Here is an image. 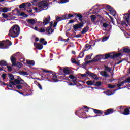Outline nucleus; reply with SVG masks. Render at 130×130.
<instances>
[{
  "mask_svg": "<svg viewBox=\"0 0 130 130\" xmlns=\"http://www.w3.org/2000/svg\"><path fill=\"white\" fill-rule=\"evenodd\" d=\"M20 31H21L20 26L18 25H14L11 27L8 35L11 36V37H12V38H16V37L19 36Z\"/></svg>",
  "mask_w": 130,
  "mask_h": 130,
  "instance_id": "obj_1",
  "label": "nucleus"
},
{
  "mask_svg": "<svg viewBox=\"0 0 130 130\" xmlns=\"http://www.w3.org/2000/svg\"><path fill=\"white\" fill-rule=\"evenodd\" d=\"M121 55V53H118L116 54H114L113 53H110L109 54H105L104 59H108L110 58L111 59H114L116 57H118Z\"/></svg>",
  "mask_w": 130,
  "mask_h": 130,
  "instance_id": "obj_2",
  "label": "nucleus"
},
{
  "mask_svg": "<svg viewBox=\"0 0 130 130\" xmlns=\"http://www.w3.org/2000/svg\"><path fill=\"white\" fill-rule=\"evenodd\" d=\"M38 6L40 11H43L44 8H46L48 6V3L44 1H41L38 3Z\"/></svg>",
  "mask_w": 130,
  "mask_h": 130,
  "instance_id": "obj_3",
  "label": "nucleus"
},
{
  "mask_svg": "<svg viewBox=\"0 0 130 130\" xmlns=\"http://www.w3.org/2000/svg\"><path fill=\"white\" fill-rule=\"evenodd\" d=\"M50 22V16H48L47 18L45 17V19H43V22L40 21L39 22V24H41V25H48Z\"/></svg>",
  "mask_w": 130,
  "mask_h": 130,
  "instance_id": "obj_4",
  "label": "nucleus"
},
{
  "mask_svg": "<svg viewBox=\"0 0 130 130\" xmlns=\"http://www.w3.org/2000/svg\"><path fill=\"white\" fill-rule=\"evenodd\" d=\"M32 6V4L29 2L23 3L19 5V8L20 9H27V8H30Z\"/></svg>",
  "mask_w": 130,
  "mask_h": 130,
  "instance_id": "obj_5",
  "label": "nucleus"
},
{
  "mask_svg": "<svg viewBox=\"0 0 130 130\" xmlns=\"http://www.w3.org/2000/svg\"><path fill=\"white\" fill-rule=\"evenodd\" d=\"M83 27H84V22H82L79 24L74 25L73 26V29L75 30V32H77V30H78V29H81V28H83Z\"/></svg>",
  "mask_w": 130,
  "mask_h": 130,
  "instance_id": "obj_6",
  "label": "nucleus"
},
{
  "mask_svg": "<svg viewBox=\"0 0 130 130\" xmlns=\"http://www.w3.org/2000/svg\"><path fill=\"white\" fill-rule=\"evenodd\" d=\"M83 27H84V22H82L79 24L74 25L73 26V29L75 30V32H77V30H78V29H81V28H83Z\"/></svg>",
  "mask_w": 130,
  "mask_h": 130,
  "instance_id": "obj_7",
  "label": "nucleus"
},
{
  "mask_svg": "<svg viewBox=\"0 0 130 130\" xmlns=\"http://www.w3.org/2000/svg\"><path fill=\"white\" fill-rule=\"evenodd\" d=\"M83 27H84V22H82L79 24L74 25L73 26V29L75 30V32H77V30H78V29H81V28H83Z\"/></svg>",
  "mask_w": 130,
  "mask_h": 130,
  "instance_id": "obj_8",
  "label": "nucleus"
},
{
  "mask_svg": "<svg viewBox=\"0 0 130 130\" xmlns=\"http://www.w3.org/2000/svg\"><path fill=\"white\" fill-rule=\"evenodd\" d=\"M86 74H87V75H89V77H91L92 78H93V79H94V80H96V81H98L99 80V78H98V76H97V75L90 71L86 72Z\"/></svg>",
  "mask_w": 130,
  "mask_h": 130,
  "instance_id": "obj_9",
  "label": "nucleus"
},
{
  "mask_svg": "<svg viewBox=\"0 0 130 130\" xmlns=\"http://www.w3.org/2000/svg\"><path fill=\"white\" fill-rule=\"evenodd\" d=\"M114 112V110L112 108L108 109L105 110L104 112V115L103 116H105V115H109V114H112Z\"/></svg>",
  "mask_w": 130,
  "mask_h": 130,
  "instance_id": "obj_10",
  "label": "nucleus"
},
{
  "mask_svg": "<svg viewBox=\"0 0 130 130\" xmlns=\"http://www.w3.org/2000/svg\"><path fill=\"white\" fill-rule=\"evenodd\" d=\"M118 89H115L114 90H107L106 91H104V93H106L107 96H112L114 93H115L116 91H117Z\"/></svg>",
  "mask_w": 130,
  "mask_h": 130,
  "instance_id": "obj_11",
  "label": "nucleus"
},
{
  "mask_svg": "<svg viewBox=\"0 0 130 130\" xmlns=\"http://www.w3.org/2000/svg\"><path fill=\"white\" fill-rule=\"evenodd\" d=\"M34 45L36 48L39 50H41L43 48V45L39 43H34Z\"/></svg>",
  "mask_w": 130,
  "mask_h": 130,
  "instance_id": "obj_12",
  "label": "nucleus"
},
{
  "mask_svg": "<svg viewBox=\"0 0 130 130\" xmlns=\"http://www.w3.org/2000/svg\"><path fill=\"white\" fill-rule=\"evenodd\" d=\"M51 77H52V80L55 83H57L58 82V79H57V76L55 74H53L52 73L50 74Z\"/></svg>",
  "mask_w": 130,
  "mask_h": 130,
  "instance_id": "obj_13",
  "label": "nucleus"
},
{
  "mask_svg": "<svg viewBox=\"0 0 130 130\" xmlns=\"http://www.w3.org/2000/svg\"><path fill=\"white\" fill-rule=\"evenodd\" d=\"M5 43H6V45H5V49L9 48V47L12 45V42L9 40H6Z\"/></svg>",
  "mask_w": 130,
  "mask_h": 130,
  "instance_id": "obj_14",
  "label": "nucleus"
},
{
  "mask_svg": "<svg viewBox=\"0 0 130 130\" xmlns=\"http://www.w3.org/2000/svg\"><path fill=\"white\" fill-rule=\"evenodd\" d=\"M16 10H17V13L19 14L18 16H20V17H25V18H27L28 17V15L27 14H25V12L20 13V10H19L18 8H16Z\"/></svg>",
  "mask_w": 130,
  "mask_h": 130,
  "instance_id": "obj_15",
  "label": "nucleus"
},
{
  "mask_svg": "<svg viewBox=\"0 0 130 130\" xmlns=\"http://www.w3.org/2000/svg\"><path fill=\"white\" fill-rule=\"evenodd\" d=\"M0 10V14L2 13H7L10 11V8L8 7H2Z\"/></svg>",
  "mask_w": 130,
  "mask_h": 130,
  "instance_id": "obj_16",
  "label": "nucleus"
},
{
  "mask_svg": "<svg viewBox=\"0 0 130 130\" xmlns=\"http://www.w3.org/2000/svg\"><path fill=\"white\" fill-rule=\"evenodd\" d=\"M122 114H123L124 115H129L130 114L129 107L125 108L124 109V112H123Z\"/></svg>",
  "mask_w": 130,
  "mask_h": 130,
  "instance_id": "obj_17",
  "label": "nucleus"
},
{
  "mask_svg": "<svg viewBox=\"0 0 130 130\" xmlns=\"http://www.w3.org/2000/svg\"><path fill=\"white\" fill-rule=\"evenodd\" d=\"M26 22H27L28 24H30L31 25H35L36 21L34 19H29L26 20Z\"/></svg>",
  "mask_w": 130,
  "mask_h": 130,
  "instance_id": "obj_18",
  "label": "nucleus"
},
{
  "mask_svg": "<svg viewBox=\"0 0 130 130\" xmlns=\"http://www.w3.org/2000/svg\"><path fill=\"white\" fill-rule=\"evenodd\" d=\"M65 20H69V19H72L74 18V15L69 13V14H66L64 15Z\"/></svg>",
  "mask_w": 130,
  "mask_h": 130,
  "instance_id": "obj_19",
  "label": "nucleus"
},
{
  "mask_svg": "<svg viewBox=\"0 0 130 130\" xmlns=\"http://www.w3.org/2000/svg\"><path fill=\"white\" fill-rule=\"evenodd\" d=\"M12 66L13 67H16V58L14 57V55H12L10 57Z\"/></svg>",
  "mask_w": 130,
  "mask_h": 130,
  "instance_id": "obj_20",
  "label": "nucleus"
},
{
  "mask_svg": "<svg viewBox=\"0 0 130 130\" xmlns=\"http://www.w3.org/2000/svg\"><path fill=\"white\" fill-rule=\"evenodd\" d=\"M46 31L48 34H52V33L54 32V30H53L51 27H47L46 29Z\"/></svg>",
  "mask_w": 130,
  "mask_h": 130,
  "instance_id": "obj_21",
  "label": "nucleus"
},
{
  "mask_svg": "<svg viewBox=\"0 0 130 130\" xmlns=\"http://www.w3.org/2000/svg\"><path fill=\"white\" fill-rule=\"evenodd\" d=\"M89 30H90V27H89V26H86L83 28V30L81 31V34H85L87 33Z\"/></svg>",
  "mask_w": 130,
  "mask_h": 130,
  "instance_id": "obj_22",
  "label": "nucleus"
},
{
  "mask_svg": "<svg viewBox=\"0 0 130 130\" xmlns=\"http://www.w3.org/2000/svg\"><path fill=\"white\" fill-rule=\"evenodd\" d=\"M14 81L16 85H23V83L21 82H24V80L23 79H21V80L14 79Z\"/></svg>",
  "mask_w": 130,
  "mask_h": 130,
  "instance_id": "obj_23",
  "label": "nucleus"
},
{
  "mask_svg": "<svg viewBox=\"0 0 130 130\" xmlns=\"http://www.w3.org/2000/svg\"><path fill=\"white\" fill-rule=\"evenodd\" d=\"M75 15L76 16V17H77V18H79L78 19V20H79V21H80V22H83V15H82V14H78V13H75Z\"/></svg>",
  "mask_w": 130,
  "mask_h": 130,
  "instance_id": "obj_24",
  "label": "nucleus"
},
{
  "mask_svg": "<svg viewBox=\"0 0 130 130\" xmlns=\"http://www.w3.org/2000/svg\"><path fill=\"white\" fill-rule=\"evenodd\" d=\"M100 75L102 76L103 77H105L106 78L108 77V74H107L105 71H101Z\"/></svg>",
  "mask_w": 130,
  "mask_h": 130,
  "instance_id": "obj_25",
  "label": "nucleus"
},
{
  "mask_svg": "<svg viewBox=\"0 0 130 130\" xmlns=\"http://www.w3.org/2000/svg\"><path fill=\"white\" fill-rule=\"evenodd\" d=\"M26 63L29 66H35V61L34 60H27Z\"/></svg>",
  "mask_w": 130,
  "mask_h": 130,
  "instance_id": "obj_26",
  "label": "nucleus"
},
{
  "mask_svg": "<svg viewBox=\"0 0 130 130\" xmlns=\"http://www.w3.org/2000/svg\"><path fill=\"white\" fill-rule=\"evenodd\" d=\"M96 57H99L98 59H95L96 61L98 60H101V59H104L105 58V55H99L96 56Z\"/></svg>",
  "mask_w": 130,
  "mask_h": 130,
  "instance_id": "obj_27",
  "label": "nucleus"
},
{
  "mask_svg": "<svg viewBox=\"0 0 130 130\" xmlns=\"http://www.w3.org/2000/svg\"><path fill=\"white\" fill-rule=\"evenodd\" d=\"M40 43H43V45H46L47 44V41H45L44 38H41L39 40Z\"/></svg>",
  "mask_w": 130,
  "mask_h": 130,
  "instance_id": "obj_28",
  "label": "nucleus"
},
{
  "mask_svg": "<svg viewBox=\"0 0 130 130\" xmlns=\"http://www.w3.org/2000/svg\"><path fill=\"white\" fill-rule=\"evenodd\" d=\"M63 20H66V19H64V15L63 16V17L58 16L56 18V21L58 23V22H60V21H63Z\"/></svg>",
  "mask_w": 130,
  "mask_h": 130,
  "instance_id": "obj_29",
  "label": "nucleus"
},
{
  "mask_svg": "<svg viewBox=\"0 0 130 130\" xmlns=\"http://www.w3.org/2000/svg\"><path fill=\"white\" fill-rule=\"evenodd\" d=\"M104 70L106 71V72H108V73H110L111 71L112 68L110 67H109L108 66L105 65L104 66Z\"/></svg>",
  "mask_w": 130,
  "mask_h": 130,
  "instance_id": "obj_30",
  "label": "nucleus"
},
{
  "mask_svg": "<svg viewBox=\"0 0 130 130\" xmlns=\"http://www.w3.org/2000/svg\"><path fill=\"white\" fill-rule=\"evenodd\" d=\"M85 48H86L87 49H84V51H88V50H89V49H92V45L86 44L85 45Z\"/></svg>",
  "mask_w": 130,
  "mask_h": 130,
  "instance_id": "obj_31",
  "label": "nucleus"
},
{
  "mask_svg": "<svg viewBox=\"0 0 130 130\" xmlns=\"http://www.w3.org/2000/svg\"><path fill=\"white\" fill-rule=\"evenodd\" d=\"M123 51L122 52L123 53H130V49L127 48H123Z\"/></svg>",
  "mask_w": 130,
  "mask_h": 130,
  "instance_id": "obj_32",
  "label": "nucleus"
},
{
  "mask_svg": "<svg viewBox=\"0 0 130 130\" xmlns=\"http://www.w3.org/2000/svg\"><path fill=\"white\" fill-rule=\"evenodd\" d=\"M0 66H1V67H4V66H8V63L7 61L2 60L0 61Z\"/></svg>",
  "mask_w": 130,
  "mask_h": 130,
  "instance_id": "obj_33",
  "label": "nucleus"
},
{
  "mask_svg": "<svg viewBox=\"0 0 130 130\" xmlns=\"http://www.w3.org/2000/svg\"><path fill=\"white\" fill-rule=\"evenodd\" d=\"M123 18L124 19L125 21H126V22L127 23V24H128L129 21V15H126V16L125 15Z\"/></svg>",
  "mask_w": 130,
  "mask_h": 130,
  "instance_id": "obj_34",
  "label": "nucleus"
},
{
  "mask_svg": "<svg viewBox=\"0 0 130 130\" xmlns=\"http://www.w3.org/2000/svg\"><path fill=\"white\" fill-rule=\"evenodd\" d=\"M8 76L10 79L9 81H14V80H15V77H14V75L12 74H9Z\"/></svg>",
  "mask_w": 130,
  "mask_h": 130,
  "instance_id": "obj_35",
  "label": "nucleus"
},
{
  "mask_svg": "<svg viewBox=\"0 0 130 130\" xmlns=\"http://www.w3.org/2000/svg\"><path fill=\"white\" fill-rule=\"evenodd\" d=\"M85 55V52L83 51V52H81L79 53V55L78 57V58H83V57Z\"/></svg>",
  "mask_w": 130,
  "mask_h": 130,
  "instance_id": "obj_36",
  "label": "nucleus"
},
{
  "mask_svg": "<svg viewBox=\"0 0 130 130\" xmlns=\"http://www.w3.org/2000/svg\"><path fill=\"white\" fill-rule=\"evenodd\" d=\"M90 18L92 22H95V20L97 19V16H96V15H92L90 16Z\"/></svg>",
  "mask_w": 130,
  "mask_h": 130,
  "instance_id": "obj_37",
  "label": "nucleus"
},
{
  "mask_svg": "<svg viewBox=\"0 0 130 130\" xmlns=\"http://www.w3.org/2000/svg\"><path fill=\"white\" fill-rule=\"evenodd\" d=\"M86 84L88 86H94V83L93 82V81L91 80L87 81L86 82Z\"/></svg>",
  "mask_w": 130,
  "mask_h": 130,
  "instance_id": "obj_38",
  "label": "nucleus"
},
{
  "mask_svg": "<svg viewBox=\"0 0 130 130\" xmlns=\"http://www.w3.org/2000/svg\"><path fill=\"white\" fill-rule=\"evenodd\" d=\"M90 109H92L93 111V112L95 113L96 114H99L100 112V110L94 109V108H90Z\"/></svg>",
  "mask_w": 130,
  "mask_h": 130,
  "instance_id": "obj_39",
  "label": "nucleus"
},
{
  "mask_svg": "<svg viewBox=\"0 0 130 130\" xmlns=\"http://www.w3.org/2000/svg\"><path fill=\"white\" fill-rule=\"evenodd\" d=\"M69 68H64L63 70V73L66 75H69Z\"/></svg>",
  "mask_w": 130,
  "mask_h": 130,
  "instance_id": "obj_40",
  "label": "nucleus"
},
{
  "mask_svg": "<svg viewBox=\"0 0 130 130\" xmlns=\"http://www.w3.org/2000/svg\"><path fill=\"white\" fill-rule=\"evenodd\" d=\"M115 87H116V85H112L110 84H108V87L109 88V89H113L114 88H115Z\"/></svg>",
  "mask_w": 130,
  "mask_h": 130,
  "instance_id": "obj_41",
  "label": "nucleus"
},
{
  "mask_svg": "<svg viewBox=\"0 0 130 130\" xmlns=\"http://www.w3.org/2000/svg\"><path fill=\"white\" fill-rule=\"evenodd\" d=\"M93 86H95V87H100L101 86V82L97 81Z\"/></svg>",
  "mask_w": 130,
  "mask_h": 130,
  "instance_id": "obj_42",
  "label": "nucleus"
},
{
  "mask_svg": "<svg viewBox=\"0 0 130 130\" xmlns=\"http://www.w3.org/2000/svg\"><path fill=\"white\" fill-rule=\"evenodd\" d=\"M92 61H97V60H92L86 61L85 62L83 63V64H84L85 66H87V64H89V63H90V62H92Z\"/></svg>",
  "mask_w": 130,
  "mask_h": 130,
  "instance_id": "obj_43",
  "label": "nucleus"
},
{
  "mask_svg": "<svg viewBox=\"0 0 130 130\" xmlns=\"http://www.w3.org/2000/svg\"><path fill=\"white\" fill-rule=\"evenodd\" d=\"M16 67H17V68H22V67H23V64L21 62L16 63Z\"/></svg>",
  "mask_w": 130,
  "mask_h": 130,
  "instance_id": "obj_44",
  "label": "nucleus"
},
{
  "mask_svg": "<svg viewBox=\"0 0 130 130\" xmlns=\"http://www.w3.org/2000/svg\"><path fill=\"white\" fill-rule=\"evenodd\" d=\"M110 13H111L112 16H115L116 15V11H115V10L114 9H113L111 11H110Z\"/></svg>",
  "mask_w": 130,
  "mask_h": 130,
  "instance_id": "obj_45",
  "label": "nucleus"
},
{
  "mask_svg": "<svg viewBox=\"0 0 130 130\" xmlns=\"http://www.w3.org/2000/svg\"><path fill=\"white\" fill-rule=\"evenodd\" d=\"M0 49H5V44L2 42L0 41Z\"/></svg>",
  "mask_w": 130,
  "mask_h": 130,
  "instance_id": "obj_46",
  "label": "nucleus"
},
{
  "mask_svg": "<svg viewBox=\"0 0 130 130\" xmlns=\"http://www.w3.org/2000/svg\"><path fill=\"white\" fill-rule=\"evenodd\" d=\"M9 84H11V85H12V86H16V85H17L15 80L14 81L12 80H9Z\"/></svg>",
  "mask_w": 130,
  "mask_h": 130,
  "instance_id": "obj_47",
  "label": "nucleus"
},
{
  "mask_svg": "<svg viewBox=\"0 0 130 130\" xmlns=\"http://www.w3.org/2000/svg\"><path fill=\"white\" fill-rule=\"evenodd\" d=\"M107 8L108 9V11H109V12H111V11H112L113 9V8L110 6V5H107Z\"/></svg>",
  "mask_w": 130,
  "mask_h": 130,
  "instance_id": "obj_48",
  "label": "nucleus"
},
{
  "mask_svg": "<svg viewBox=\"0 0 130 130\" xmlns=\"http://www.w3.org/2000/svg\"><path fill=\"white\" fill-rule=\"evenodd\" d=\"M21 75L23 76H29V73L26 71H22L21 72Z\"/></svg>",
  "mask_w": 130,
  "mask_h": 130,
  "instance_id": "obj_49",
  "label": "nucleus"
},
{
  "mask_svg": "<svg viewBox=\"0 0 130 130\" xmlns=\"http://www.w3.org/2000/svg\"><path fill=\"white\" fill-rule=\"evenodd\" d=\"M117 87H118V88H119L118 89V90H120V89H123V87H122V88L120 87H121V85L120 84V82H119V81L118 82V84H117Z\"/></svg>",
  "mask_w": 130,
  "mask_h": 130,
  "instance_id": "obj_50",
  "label": "nucleus"
},
{
  "mask_svg": "<svg viewBox=\"0 0 130 130\" xmlns=\"http://www.w3.org/2000/svg\"><path fill=\"white\" fill-rule=\"evenodd\" d=\"M69 78H70V79H71V80H74V79H76V80H77V77H75V76H74L73 75H70L69 76Z\"/></svg>",
  "mask_w": 130,
  "mask_h": 130,
  "instance_id": "obj_51",
  "label": "nucleus"
},
{
  "mask_svg": "<svg viewBox=\"0 0 130 130\" xmlns=\"http://www.w3.org/2000/svg\"><path fill=\"white\" fill-rule=\"evenodd\" d=\"M16 88L17 89H22L23 86H22V84H18L16 85Z\"/></svg>",
  "mask_w": 130,
  "mask_h": 130,
  "instance_id": "obj_52",
  "label": "nucleus"
},
{
  "mask_svg": "<svg viewBox=\"0 0 130 130\" xmlns=\"http://www.w3.org/2000/svg\"><path fill=\"white\" fill-rule=\"evenodd\" d=\"M80 76H81V77H82V78H87V77H88V76H88V75H87V73L84 74H80Z\"/></svg>",
  "mask_w": 130,
  "mask_h": 130,
  "instance_id": "obj_53",
  "label": "nucleus"
},
{
  "mask_svg": "<svg viewBox=\"0 0 130 130\" xmlns=\"http://www.w3.org/2000/svg\"><path fill=\"white\" fill-rule=\"evenodd\" d=\"M7 67L9 72H12V71H13V70L12 69V67L11 66H7Z\"/></svg>",
  "mask_w": 130,
  "mask_h": 130,
  "instance_id": "obj_54",
  "label": "nucleus"
},
{
  "mask_svg": "<svg viewBox=\"0 0 130 130\" xmlns=\"http://www.w3.org/2000/svg\"><path fill=\"white\" fill-rule=\"evenodd\" d=\"M69 2V0H61L60 1V3L61 4H66V3H68Z\"/></svg>",
  "mask_w": 130,
  "mask_h": 130,
  "instance_id": "obj_55",
  "label": "nucleus"
},
{
  "mask_svg": "<svg viewBox=\"0 0 130 130\" xmlns=\"http://www.w3.org/2000/svg\"><path fill=\"white\" fill-rule=\"evenodd\" d=\"M2 15L3 16V18H5L7 19L9 17L8 15H7V14L6 13H2Z\"/></svg>",
  "mask_w": 130,
  "mask_h": 130,
  "instance_id": "obj_56",
  "label": "nucleus"
},
{
  "mask_svg": "<svg viewBox=\"0 0 130 130\" xmlns=\"http://www.w3.org/2000/svg\"><path fill=\"white\" fill-rule=\"evenodd\" d=\"M72 82L75 86L77 85V79H76V78H74V80H73Z\"/></svg>",
  "mask_w": 130,
  "mask_h": 130,
  "instance_id": "obj_57",
  "label": "nucleus"
},
{
  "mask_svg": "<svg viewBox=\"0 0 130 130\" xmlns=\"http://www.w3.org/2000/svg\"><path fill=\"white\" fill-rule=\"evenodd\" d=\"M42 70L44 73H52V71H51L45 70L44 69H42Z\"/></svg>",
  "mask_w": 130,
  "mask_h": 130,
  "instance_id": "obj_58",
  "label": "nucleus"
},
{
  "mask_svg": "<svg viewBox=\"0 0 130 130\" xmlns=\"http://www.w3.org/2000/svg\"><path fill=\"white\" fill-rule=\"evenodd\" d=\"M6 76H7V74L6 73H4L3 74H2V77L3 80H6Z\"/></svg>",
  "mask_w": 130,
  "mask_h": 130,
  "instance_id": "obj_59",
  "label": "nucleus"
},
{
  "mask_svg": "<svg viewBox=\"0 0 130 130\" xmlns=\"http://www.w3.org/2000/svg\"><path fill=\"white\" fill-rule=\"evenodd\" d=\"M39 31L41 33H44L45 32V29L42 28Z\"/></svg>",
  "mask_w": 130,
  "mask_h": 130,
  "instance_id": "obj_60",
  "label": "nucleus"
},
{
  "mask_svg": "<svg viewBox=\"0 0 130 130\" xmlns=\"http://www.w3.org/2000/svg\"><path fill=\"white\" fill-rule=\"evenodd\" d=\"M108 26V24H107V23H104L103 24V27H104V28H106Z\"/></svg>",
  "mask_w": 130,
  "mask_h": 130,
  "instance_id": "obj_61",
  "label": "nucleus"
},
{
  "mask_svg": "<svg viewBox=\"0 0 130 130\" xmlns=\"http://www.w3.org/2000/svg\"><path fill=\"white\" fill-rule=\"evenodd\" d=\"M71 61H72V63H76L77 60H76V59H75V58H72Z\"/></svg>",
  "mask_w": 130,
  "mask_h": 130,
  "instance_id": "obj_62",
  "label": "nucleus"
},
{
  "mask_svg": "<svg viewBox=\"0 0 130 130\" xmlns=\"http://www.w3.org/2000/svg\"><path fill=\"white\" fill-rule=\"evenodd\" d=\"M125 83H129L130 84V78H128L125 80Z\"/></svg>",
  "mask_w": 130,
  "mask_h": 130,
  "instance_id": "obj_63",
  "label": "nucleus"
},
{
  "mask_svg": "<svg viewBox=\"0 0 130 130\" xmlns=\"http://www.w3.org/2000/svg\"><path fill=\"white\" fill-rule=\"evenodd\" d=\"M92 58L90 56V55L86 56V58L85 59V60H87L88 59H91Z\"/></svg>",
  "mask_w": 130,
  "mask_h": 130,
  "instance_id": "obj_64",
  "label": "nucleus"
}]
</instances>
